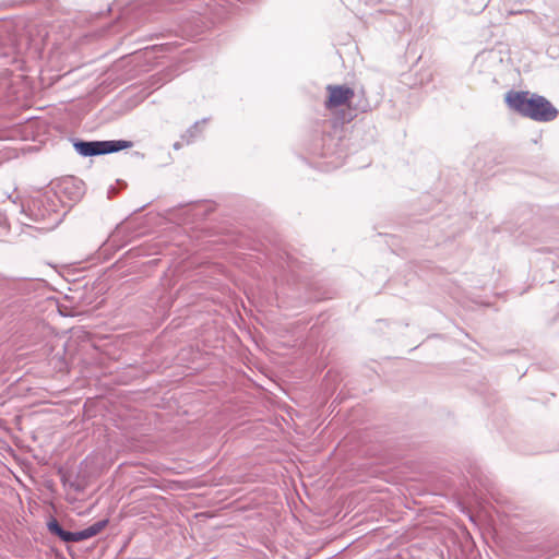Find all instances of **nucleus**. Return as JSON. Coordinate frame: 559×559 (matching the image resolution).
Listing matches in <instances>:
<instances>
[{
    "label": "nucleus",
    "mask_w": 559,
    "mask_h": 559,
    "mask_svg": "<svg viewBox=\"0 0 559 559\" xmlns=\"http://www.w3.org/2000/svg\"><path fill=\"white\" fill-rule=\"evenodd\" d=\"M504 100L510 109L535 121H551L558 116L547 98L526 91H509Z\"/></svg>",
    "instance_id": "nucleus-1"
},
{
    "label": "nucleus",
    "mask_w": 559,
    "mask_h": 559,
    "mask_svg": "<svg viewBox=\"0 0 559 559\" xmlns=\"http://www.w3.org/2000/svg\"><path fill=\"white\" fill-rule=\"evenodd\" d=\"M132 146L129 141H94V142H76L74 147L76 152L83 156H94L118 152Z\"/></svg>",
    "instance_id": "nucleus-2"
},
{
    "label": "nucleus",
    "mask_w": 559,
    "mask_h": 559,
    "mask_svg": "<svg viewBox=\"0 0 559 559\" xmlns=\"http://www.w3.org/2000/svg\"><path fill=\"white\" fill-rule=\"evenodd\" d=\"M326 93L328 97L324 103L326 109L334 110L341 106L350 108L355 92L349 86L330 84L326 86Z\"/></svg>",
    "instance_id": "nucleus-3"
},
{
    "label": "nucleus",
    "mask_w": 559,
    "mask_h": 559,
    "mask_svg": "<svg viewBox=\"0 0 559 559\" xmlns=\"http://www.w3.org/2000/svg\"><path fill=\"white\" fill-rule=\"evenodd\" d=\"M106 524H107L106 521H100V522H97V523L91 525L86 530H83L80 532H67V531L62 530L59 537L63 542H81V540L91 538V537L97 535L98 533H100L105 528Z\"/></svg>",
    "instance_id": "nucleus-4"
},
{
    "label": "nucleus",
    "mask_w": 559,
    "mask_h": 559,
    "mask_svg": "<svg viewBox=\"0 0 559 559\" xmlns=\"http://www.w3.org/2000/svg\"><path fill=\"white\" fill-rule=\"evenodd\" d=\"M48 528L51 533H53L58 536L62 532L61 526L58 524V522L56 520H52L51 522L48 523Z\"/></svg>",
    "instance_id": "nucleus-5"
}]
</instances>
